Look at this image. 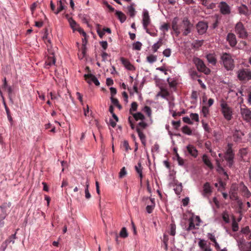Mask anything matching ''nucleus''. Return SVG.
<instances>
[{
    "label": "nucleus",
    "instance_id": "obj_28",
    "mask_svg": "<svg viewBox=\"0 0 251 251\" xmlns=\"http://www.w3.org/2000/svg\"><path fill=\"white\" fill-rule=\"evenodd\" d=\"M189 224L188 227L187 228V231H190L193 229H196L195 226L196 224H195V219L190 218L189 219Z\"/></svg>",
    "mask_w": 251,
    "mask_h": 251
},
{
    "label": "nucleus",
    "instance_id": "obj_2",
    "mask_svg": "<svg viewBox=\"0 0 251 251\" xmlns=\"http://www.w3.org/2000/svg\"><path fill=\"white\" fill-rule=\"evenodd\" d=\"M221 64L227 71L232 70L234 68V62L229 53H224L221 56Z\"/></svg>",
    "mask_w": 251,
    "mask_h": 251
},
{
    "label": "nucleus",
    "instance_id": "obj_4",
    "mask_svg": "<svg viewBox=\"0 0 251 251\" xmlns=\"http://www.w3.org/2000/svg\"><path fill=\"white\" fill-rule=\"evenodd\" d=\"M220 105L221 111L225 118L227 121L230 120L232 117V110L231 108L223 100H221Z\"/></svg>",
    "mask_w": 251,
    "mask_h": 251
},
{
    "label": "nucleus",
    "instance_id": "obj_58",
    "mask_svg": "<svg viewBox=\"0 0 251 251\" xmlns=\"http://www.w3.org/2000/svg\"><path fill=\"white\" fill-rule=\"evenodd\" d=\"M37 6V2H34L31 6H30V10L32 12V14H33V13Z\"/></svg>",
    "mask_w": 251,
    "mask_h": 251
},
{
    "label": "nucleus",
    "instance_id": "obj_29",
    "mask_svg": "<svg viewBox=\"0 0 251 251\" xmlns=\"http://www.w3.org/2000/svg\"><path fill=\"white\" fill-rule=\"evenodd\" d=\"M131 115L136 121H138L139 120H143L145 119V116L140 112L132 113Z\"/></svg>",
    "mask_w": 251,
    "mask_h": 251
},
{
    "label": "nucleus",
    "instance_id": "obj_57",
    "mask_svg": "<svg viewBox=\"0 0 251 251\" xmlns=\"http://www.w3.org/2000/svg\"><path fill=\"white\" fill-rule=\"evenodd\" d=\"M212 192L211 189H203L202 192V195L204 197H208Z\"/></svg>",
    "mask_w": 251,
    "mask_h": 251
},
{
    "label": "nucleus",
    "instance_id": "obj_60",
    "mask_svg": "<svg viewBox=\"0 0 251 251\" xmlns=\"http://www.w3.org/2000/svg\"><path fill=\"white\" fill-rule=\"evenodd\" d=\"M208 237L213 243L215 242V241H216V240L215 239L214 235L212 233H208Z\"/></svg>",
    "mask_w": 251,
    "mask_h": 251
},
{
    "label": "nucleus",
    "instance_id": "obj_30",
    "mask_svg": "<svg viewBox=\"0 0 251 251\" xmlns=\"http://www.w3.org/2000/svg\"><path fill=\"white\" fill-rule=\"evenodd\" d=\"M11 242H12V244H14L15 243V241L6 240L4 242L2 243L0 249L2 251H4L6 249L8 244L10 243Z\"/></svg>",
    "mask_w": 251,
    "mask_h": 251
},
{
    "label": "nucleus",
    "instance_id": "obj_49",
    "mask_svg": "<svg viewBox=\"0 0 251 251\" xmlns=\"http://www.w3.org/2000/svg\"><path fill=\"white\" fill-rule=\"evenodd\" d=\"M58 4H59V5L57 7V10L56 12H54L56 14H58L60 12H61L64 9V6L63 5V3H62L61 0H60L59 1Z\"/></svg>",
    "mask_w": 251,
    "mask_h": 251
},
{
    "label": "nucleus",
    "instance_id": "obj_17",
    "mask_svg": "<svg viewBox=\"0 0 251 251\" xmlns=\"http://www.w3.org/2000/svg\"><path fill=\"white\" fill-rule=\"evenodd\" d=\"M187 150L189 153L194 157L196 158L198 154V151L196 148L193 145H189L187 146Z\"/></svg>",
    "mask_w": 251,
    "mask_h": 251
},
{
    "label": "nucleus",
    "instance_id": "obj_38",
    "mask_svg": "<svg viewBox=\"0 0 251 251\" xmlns=\"http://www.w3.org/2000/svg\"><path fill=\"white\" fill-rule=\"evenodd\" d=\"M147 59L148 62H149L150 63H152L156 61L157 57L155 55L151 54L147 56Z\"/></svg>",
    "mask_w": 251,
    "mask_h": 251
},
{
    "label": "nucleus",
    "instance_id": "obj_11",
    "mask_svg": "<svg viewBox=\"0 0 251 251\" xmlns=\"http://www.w3.org/2000/svg\"><path fill=\"white\" fill-rule=\"evenodd\" d=\"M196 28L198 33L201 35L206 31L208 25L205 22H199L196 25Z\"/></svg>",
    "mask_w": 251,
    "mask_h": 251
},
{
    "label": "nucleus",
    "instance_id": "obj_10",
    "mask_svg": "<svg viewBox=\"0 0 251 251\" xmlns=\"http://www.w3.org/2000/svg\"><path fill=\"white\" fill-rule=\"evenodd\" d=\"M85 80L89 84L93 82L96 86H99L100 83L96 77L91 74H85L84 75Z\"/></svg>",
    "mask_w": 251,
    "mask_h": 251
},
{
    "label": "nucleus",
    "instance_id": "obj_5",
    "mask_svg": "<svg viewBox=\"0 0 251 251\" xmlns=\"http://www.w3.org/2000/svg\"><path fill=\"white\" fill-rule=\"evenodd\" d=\"M151 23V20L150 18L149 12L148 11H145L143 14L142 24L143 27L147 33L149 34L151 36H155L156 34L154 32H151L148 27Z\"/></svg>",
    "mask_w": 251,
    "mask_h": 251
},
{
    "label": "nucleus",
    "instance_id": "obj_27",
    "mask_svg": "<svg viewBox=\"0 0 251 251\" xmlns=\"http://www.w3.org/2000/svg\"><path fill=\"white\" fill-rule=\"evenodd\" d=\"M115 14L121 23H124L126 21V16L123 12L119 11H116Z\"/></svg>",
    "mask_w": 251,
    "mask_h": 251
},
{
    "label": "nucleus",
    "instance_id": "obj_6",
    "mask_svg": "<svg viewBox=\"0 0 251 251\" xmlns=\"http://www.w3.org/2000/svg\"><path fill=\"white\" fill-rule=\"evenodd\" d=\"M235 31L240 38L245 39L248 36L246 29L241 22H238L235 25Z\"/></svg>",
    "mask_w": 251,
    "mask_h": 251
},
{
    "label": "nucleus",
    "instance_id": "obj_39",
    "mask_svg": "<svg viewBox=\"0 0 251 251\" xmlns=\"http://www.w3.org/2000/svg\"><path fill=\"white\" fill-rule=\"evenodd\" d=\"M169 24L168 23H164L161 26L160 29L165 33V32H167L169 30Z\"/></svg>",
    "mask_w": 251,
    "mask_h": 251
},
{
    "label": "nucleus",
    "instance_id": "obj_53",
    "mask_svg": "<svg viewBox=\"0 0 251 251\" xmlns=\"http://www.w3.org/2000/svg\"><path fill=\"white\" fill-rule=\"evenodd\" d=\"M97 32L100 38H102L103 35L105 34L104 31L102 29L101 30L100 27H98L97 29Z\"/></svg>",
    "mask_w": 251,
    "mask_h": 251
},
{
    "label": "nucleus",
    "instance_id": "obj_59",
    "mask_svg": "<svg viewBox=\"0 0 251 251\" xmlns=\"http://www.w3.org/2000/svg\"><path fill=\"white\" fill-rule=\"evenodd\" d=\"M182 119L184 123H187L188 124H192V122H191L190 118L188 117H184Z\"/></svg>",
    "mask_w": 251,
    "mask_h": 251
},
{
    "label": "nucleus",
    "instance_id": "obj_64",
    "mask_svg": "<svg viewBox=\"0 0 251 251\" xmlns=\"http://www.w3.org/2000/svg\"><path fill=\"white\" fill-rule=\"evenodd\" d=\"M189 198H188V197H186L185 199H183L182 200L183 205L184 206H187L189 203Z\"/></svg>",
    "mask_w": 251,
    "mask_h": 251
},
{
    "label": "nucleus",
    "instance_id": "obj_34",
    "mask_svg": "<svg viewBox=\"0 0 251 251\" xmlns=\"http://www.w3.org/2000/svg\"><path fill=\"white\" fill-rule=\"evenodd\" d=\"M7 216V214L1 213L0 214V228L3 227L4 225V220Z\"/></svg>",
    "mask_w": 251,
    "mask_h": 251
},
{
    "label": "nucleus",
    "instance_id": "obj_44",
    "mask_svg": "<svg viewBox=\"0 0 251 251\" xmlns=\"http://www.w3.org/2000/svg\"><path fill=\"white\" fill-rule=\"evenodd\" d=\"M218 171L220 173L223 174L224 177H225V178H224L225 179H228V176L227 173L226 172H225V170L222 167L219 166Z\"/></svg>",
    "mask_w": 251,
    "mask_h": 251
},
{
    "label": "nucleus",
    "instance_id": "obj_22",
    "mask_svg": "<svg viewBox=\"0 0 251 251\" xmlns=\"http://www.w3.org/2000/svg\"><path fill=\"white\" fill-rule=\"evenodd\" d=\"M202 160L205 165H206L210 169H213V166L208 156L204 154L202 155Z\"/></svg>",
    "mask_w": 251,
    "mask_h": 251
},
{
    "label": "nucleus",
    "instance_id": "obj_47",
    "mask_svg": "<svg viewBox=\"0 0 251 251\" xmlns=\"http://www.w3.org/2000/svg\"><path fill=\"white\" fill-rule=\"evenodd\" d=\"M68 22L70 24L71 27L73 29H75V27L77 26L76 23L72 18H69L68 19Z\"/></svg>",
    "mask_w": 251,
    "mask_h": 251
},
{
    "label": "nucleus",
    "instance_id": "obj_1",
    "mask_svg": "<svg viewBox=\"0 0 251 251\" xmlns=\"http://www.w3.org/2000/svg\"><path fill=\"white\" fill-rule=\"evenodd\" d=\"M177 20L178 18L176 17L172 23V28L176 36H178L179 35L180 31H182L184 36L188 35L191 32L193 25L187 17H184L179 25L177 24Z\"/></svg>",
    "mask_w": 251,
    "mask_h": 251
},
{
    "label": "nucleus",
    "instance_id": "obj_16",
    "mask_svg": "<svg viewBox=\"0 0 251 251\" xmlns=\"http://www.w3.org/2000/svg\"><path fill=\"white\" fill-rule=\"evenodd\" d=\"M226 40L228 42L230 46L233 47L237 44V40L235 35L232 33H229L227 34Z\"/></svg>",
    "mask_w": 251,
    "mask_h": 251
},
{
    "label": "nucleus",
    "instance_id": "obj_24",
    "mask_svg": "<svg viewBox=\"0 0 251 251\" xmlns=\"http://www.w3.org/2000/svg\"><path fill=\"white\" fill-rule=\"evenodd\" d=\"M136 131L138 133V136L140 138V139L141 141L142 144L144 145H146V136L142 132V131L141 130V129L139 128H136Z\"/></svg>",
    "mask_w": 251,
    "mask_h": 251
},
{
    "label": "nucleus",
    "instance_id": "obj_52",
    "mask_svg": "<svg viewBox=\"0 0 251 251\" xmlns=\"http://www.w3.org/2000/svg\"><path fill=\"white\" fill-rule=\"evenodd\" d=\"M191 218H194L195 219V223L196 224V225L197 226H200V224L201 222V220L199 216H192L191 217Z\"/></svg>",
    "mask_w": 251,
    "mask_h": 251
},
{
    "label": "nucleus",
    "instance_id": "obj_3",
    "mask_svg": "<svg viewBox=\"0 0 251 251\" xmlns=\"http://www.w3.org/2000/svg\"><path fill=\"white\" fill-rule=\"evenodd\" d=\"M237 75L238 79L245 83L251 79V71L248 68L239 69Z\"/></svg>",
    "mask_w": 251,
    "mask_h": 251
},
{
    "label": "nucleus",
    "instance_id": "obj_15",
    "mask_svg": "<svg viewBox=\"0 0 251 251\" xmlns=\"http://www.w3.org/2000/svg\"><path fill=\"white\" fill-rule=\"evenodd\" d=\"M238 11L240 14L244 15L246 16H249L251 14V10H249L248 7L245 4H242L238 7Z\"/></svg>",
    "mask_w": 251,
    "mask_h": 251
},
{
    "label": "nucleus",
    "instance_id": "obj_48",
    "mask_svg": "<svg viewBox=\"0 0 251 251\" xmlns=\"http://www.w3.org/2000/svg\"><path fill=\"white\" fill-rule=\"evenodd\" d=\"M160 95L164 98H166L169 95V92L166 89H162L160 92Z\"/></svg>",
    "mask_w": 251,
    "mask_h": 251
},
{
    "label": "nucleus",
    "instance_id": "obj_14",
    "mask_svg": "<svg viewBox=\"0 0 251 251\" xmlns=\"http://www.w3.org/2000/svg\"><path fill=\"white\" fill-rule=\"evenodd\" d=\"M48 50L50 55L48 56L46 60L45 65L47 68H49L50 67L55 64V58H54V53L50 52L49 49H48Z\"/></svg>",
    "mask_w": 251,
    "mask_h": 251
},
{
    "label": "nucleus",
    "instance_id": "obj_37",
    "mask_svg": "<svg viewBox=\"0 0 251 251\" xmlns=\"http://www.w3.org/2000/svg\"><path fill=\"white\" fill-rule=\"evenodd\" d=\"M128 233L126 227H123L120 232V236L122 238H125L127 237Z\"/></svg>",
    "mask_w": 251,
    "mask_h": 251
},
{
    "label": "nucleus",
    "instance_id": "obj_19",
    "mask_svg": "<svg viewBox=\"0 0 251 251\" xmlns=\"http://www.w3.org/2000/svg\"><path fill=\"white\" fill-rule=\"evenodd\" d=\"M2 88L7 91L8 94V97L10 99H11V95L13 93V89L10 86H8L7 85L6 77L3 78V84L2 86Z\"/></svg>",
    "mask_w": 251,
    "mask_h": 251
},
{
    "label": "nucleus",
    "instance_id": "obj_61",
    "mask_svg": "<svg viewBox=\"0 0 251 251\" xmlns=\"http://www.w3.org/2000/svg\"><path fill=\"white\" fill-rule=\"evenodd\" d=\"M168 83H169L170 87H175L176 85V81L175 80H172L171 81H170L169 79H168Z\"/></svg>",
    "mask_w": 251,
    "mask_h": 251
},
{
    "label": "nucleus",
    "instance_id": "obj_43",
    "mask_svg": "<svg viewBox=\"0 0 251 251\" xmlns=\"http://www.w3.org/2000/svg\"><path fill=\"white\" fill-rule=\"evenodd\" d=\"M138 104L136 102H133L131 103V108L129 110V113L130 114H132V111H136L137 109Z\"/></svg>",
    "mask_w": 251,
    "mask_h": 251
},
{
    "label": "nucleus",
    "instance_id": "obj_35",
    "mask_svg": "<svg viewBox=\"0 0 251 251\" xmlns=\"http://www.w3.org/2000/svg\"><path fill=\"white\" fill-rule=\"evenodd\" d=\"M182 131L186 134L190 135L192 134V130L187 126H184L182 128Z\"/></svg>",
    "mask_w": 251,
    "mask_h": 251
},
{
    "label": "nucleus",
    "instance_id": "obj_63",
    "mask_svg": "<svg viewBox=\"0 0 251 251\" xmlns=\"http://www.w3.org/2000/svg\"><path fill=\"white\" fill-rule=\"evenodd\" d=\"M100 45L104 50H106L108 46V44L106 41H102L100 42Z\"/></svg>",
    "mask_w": 251,
    "mask_h": 251
},
{
    "label": "nucleus",
    "instance_id": "obj_7",
    "mask_svg": "<svg viewBox=\"0 0 251 251\" xmlns=\"http://www.w3.org/2000/svg\"><path fill=\"white\" fill-rule=\"evenodd\" d=\"M193 61L199 71L204 73L206 75L210 73V70L206 67L201 59L199 58H195Z\"/></svg>",
    "mask_w": 251,
    "mask_h": 251
},
{
    "label": "nucleus",
    "instance_id": "obj_46",
    "mask_svg": "<svg viewBox=\"0 0 251 251\" xmlns=\"http://www.w3.org/2000/svg\"><path fill=\"white\" fill-rule=\"evenodd\" d=\"M147 126V123H146L142 121L138 124V125L136 126V128H139L141 129V130L142 131V129H144L146 128Z\"/></svg>",
    "mask_w": 251,
    "mask_h": 251
},
{
    "label": "nucleus",
    "instance_id": "obj_32",
    "mask_svg": "<svg viewBox=\"0 0 251 251\" xmlns=\"http://www.w3.org/2000/svg\"><path fill=\"white\" fill-rule=\"evenodd\" d=\"M135 169L136 172L139 174L140 177H142V167L141 163L138 162L137 165L135 166Z\"/></svg>",
    "mask_w": 251,
    "mask_h": 251
},
{
    "label": "nucleus",
    "instance_id": "obj_36",
    "mask_svg": "<svg viewBox=\"0 0 251 251\" xmlns=\"http://www.w3.org/2000/svg\"><path fill=\"white\" fill-rule=\"evenodd\" d=\"M143 111L148 115L149 117H151V109L149 106H145L143 109Z\"/></svg>",
    "mask_w": 251,
    "mask_h": 251
},
{
    "label": "nucleus",
    "instance_id": "obj_62",
    "mask_svg": "<svg viewBox=\"0 0 251 251\" xmlns=\"http://www.w3.org/2000/svg\"><path fill=\"white\" fill-rule=\"evenodd\" d=\"M172 124L176 128H177L180 125V121H173Z\"/></svg>",
    "mask_w": 251,
    "mask_h": 251
},
{
    "label": "nucleus",
    "instance_id": "obj_55",
    "mask_svg": "<svg viewBox=\"0 0 251 251\" xmlns=\"http://www.w3.org/2000/svg\"><path fill=\"white\" fill-rule=\"evenodd\" d=\"M190 117L193 120L196 122H198L199 120V115L197 113H192L190 114Z\"/></svg>",
    "mask_w": 251,
    "mask_h": 251
},
{
    "label": "nucleus",
    "instance_id": "obj_40",
    "mask_svg": "<svg viewBox=\"0 0 251 251\" xmlns=\"http://www.w3.org/2000/svg\"><path fill=\"white\" fill-rule=\"evenodd\" d=\"M142 46V43L139 41H137L133 44V49L135 50H140Z\"/></svg>",
    "mask_w": 251,
    "mask_h": 251
},
{
    "label": "nucleus",
    "instance_id": "obj_18",
    "mask_svg": "<svg viewBox=\"0 0 251 251\" xmlns=\"http://www.w3.org/2000/svg\"><path fill=\"white\" fill-rule=\"evenodd\" d=\"M241 251H251V243L242 241L239 244Z\"/></svg>",
    "mask_w": 251,
    "mask_h": 251
},
{
    "label": "nucleus",
    "instance_id": "obj_13",
    "mask_svg": "<svg viewBox=\"0 0 251 251\" xmlns=\"http://www.w3.org/2000/svg\"><path fill=\"white\" fill-rule=\"evenodd\" d=\"M198 245L202 251H212L210 247V244H208L207 242L203 239H200Z\"/></svg>",
    "mask_w": 251,
    "mask_h": 251
},
{
    "label": "nucleus",
    "instance_id": "obj_56",
    "mask_svg": "<svg viewBox=\"0 0 251 251\" xmlns=\"http://www.w3.org/2000/svg\"><path fill=\"white\" fill-rule=\"evenodd\" d=\"M163 55L166 57H169L171 54V50L170 49L165 50L163 52Z\"/></svg>",
    "mask_w": 251,
    "mask_h": 251
},
{
    "label": "nucleus",
    "instance_id": "obj_23",
    "mask_svg": "<svg viewBox=\"0 0 251 251\" xmlns=\"http://www.w3.org/2000/svg\"><path fill=\"white\" fill-rule=\"evenodd\" d=\"M11 205V204L10 202H5L3 204H2L0 206V208L1 210V213L7 214V212L10 211L9 209L10 208Z\"/></svg>",
    "mask_w": 251,
    "mask_h": 251
},
{
    "label": "nucleus",
    "instance_id": "obj_8",
    "mask_svg": "<svg viewBox=\"0 0 251 251\" xmlns=\"http://www.w3.org/2000/svg\"><path fill=\"white\" fill-rule=\"evenodd\" d=\"M244 107H241L240 114L242 119L251 125V110L244 106Z\"/></svg>",
    "mask_w": 251,
    "mask_h": 251
},
{
    "label": "nucleus",
    "instance_id": "obj_42",
    "mask_svg": "<svg viewBox=\"0 0 251 251\" xmlns=\"http://www.w3.org/2000/svg\"><path fill=\"white\" fill-rule=\"evenodd\" d=\"M234 191L229 194V198L232 200H237L238 199L237 193L235 192L236 189H233Z\"/></svg>",
    "mask_w": 251,
    "mask_h": 251
},
{
    "label": "nucleus",
    "instance_id": "obj_26",
    "mask_svg": "<svg viewBox=\"0 0 251 251\" xmlns=\"http://www.w3.org/2000/svg\"><path fill=\"white\" fill-rule=\"evenodd\" d=\"M150 201H151V204L150 205H148L146 207V210L148 213H152V212L154 208V206H155V203H154V199L151 198Z\"/></svg>",
    "mask_w": 251,
    "mask_h": 251
},
{
    "label": "nucleus",
    "instance_id": "obj_31",
    "mask_svg": "<svg viewBox=\"0 0 251 251\" xmlns=\"http://www.w3.org/2000/svg\"><path fill=\"white\" fill-rule=\"evenodd\" d=\"M162 40L160 39L159 41L155 44H154L152 48L154 52L157 51V50L162 46Z\"/></svg>",
    "mask_w": 251,
    "mask_h": 251
},
{
    "label": "nucleus",
    "instance_id": "obj_51",
    "mask_svg": "<svg viewBox=\"0 0 251 251\" xmlns=\"http://www.w3.org/2000/svg\"><path fill=\"white\" fill-rule=\"evenodd\" d=\"M202 113L204 117H207V115L209 113L208 108L206 106H203L202 108Z\"/></svg>",
    "mask_w": 251,
    "mask_h": 251
},
{
    "label": "nucleus",
    "instance_id": "obj_45",
    "mask_svg": "<svg viewBox=\"0 0 251 251\" xmlns=\"http://www.w3.org/2000/svg\"><path fill=\"white\" fill-rule=\"evenodd\" d=\"M170 235L174 236L176 234V226L175 224H171L170 226Z\"/></svg>",
    "mask_w": 251,
    "mask_h": 251
},
{
    "label": "nucleus",
    "instance_id": "obj_33",
    "mask_svg": "<svg viewBox=\"0 0 251 251\" xmlns=\"http://www.w3.org/2000/svg\"><path fill=\"white\" fill-rule=\"evenodd\" d=\"M128 13L131 17H134L135 15V10L133 7V5H131L127 7Z\"/></svg>",
    "mask_w": 251,
    "mask_h": 251
},
{
    "label": "nucleus",
    "instance_id": "obj_41",
    "mask_svg": "<svg viewBox=\"0 0 251 251\" xmlns=\"http://www.w3.org/2000/svg\"><path fill=\"white\" fill-rule=\"evenodd\" d=\"M127 174L126 168L125 167H123L119 174V177L121 178L124 177Z\"/></svg>",
    "mask_w": 251,
    "mask_h": 251
},
{
    "label": "nucleus",
    "instance_id": "obj_54",
    "mask_svg": "<svg viewBox=\"0 0 251 251\" xmlns=\"http://www.w3.org/2000/svg\"><path fill=\"white\" fill-rule=\"evenodd\" d=\"M232 227L233 231H237L238 230V224L235 220L232 222Z\"/></svg>",
    "mask_w": 251,
    "mask_h": 251
},
{
    "label": "nucleus",
    "instance_id": "obj_20",
    "mask_svg": "<svg viewBox=\"0 0 251 251\" xmlns=\"http://www.w3.org/2000/svg\"><path fill=\"white\" fill-rule=\"evenodd\" d=\"M244 134L239 130H236L233 133V140L236 142H240Z\"/></svg>",
    "mask_w": 251,
    "mask_h": 251
},
{
    "label": "nucleus",
    "instance_id": "obj_21",
    "mask_svg": "<svg viewBox=\"0 0 251 251\" xmlns=\"http://www.w3.org/2000/svg\"><path fill=\"white\" fill-rule=\"evenodd\" d=\"M121 60L122 64L127 69L131 71L134 69V66L130 63L128 60L124 58V57H122L121 58Z\"/></svg>",
    "mask_w": 251,
    "mask_h": 251
},
{
    "label": "nucleus",
    "instance_id": "obj_25",
    "mask_svg": "<svg viewBox=\"0 0 251 251\" xmlns=\"http://www.w3.org/2000/svg\"><path fill=\"white\" fill-rule=\"evenodd\" d=\"M206 58L208 60V61L213 64L215 65L217 62V59L215 57V56L214 54L212 53H209L206 55Z\"/></svg>",
    "mask_w": 251,
    "mask_h": 251
},
{
    "label": "nucleus",
    "instance_id": "obj_50",
    "mask_svg": "<svg viewBox=\"0 0 251 251\" xmlns=\"http://www.w3.org/2000/svg\"><path fill=\"white\" fill-rule=\"evenodd\" d=\"M242 195L246 198H249L251 196V193L249 191V189H243Z\"/></svg>",
    "mask_w": 251,
    "mask_h": 251
},
{
    "label": "nucleus",
    "instance_id": "obj_9",
    "mask_svg": "<svg viewBox=\"0 0 251 251\" xmlns=\"http://www.w3.org/2000/svg\"><path fill=\"white\" fill-rule=\"evenodd\" d=\"M234 154L232 150V145L230 144H228V149L225 154V159L228 162V166L230 168L232 167L233 163V158Z\"/></svg>",
    "mask_w": 251,
    "mask_h": 251
},
{
    "label": "nucleus",
    "instance_id": "obj_12",
    "mask_svg": "<svg viewBox=\"0 0 251 251\" xmlns=\"http://www.w3.org/2000/svg\"><path fill=\"white\" fill-rule=\"evenodd\" d=\"M219 7L220 9L221 13L224 15L228 14L230 13V7L226 2H221L219 3Z\"/></svg>",
    "mask_w": 251,
    "mask_h": 251
}]
</instances>
